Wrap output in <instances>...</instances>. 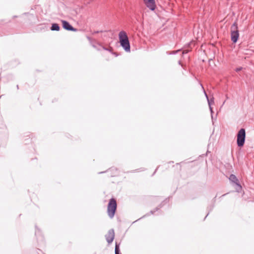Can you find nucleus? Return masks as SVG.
I'll use <instances>...</instances> for the list:
<instances>
[{"mask_svg": "<svg viewBox=\"0 0 254 254\" xmlns=\"http://www.w3.org/2000/svg\"><path fill=\"white\" fill-rule=\"evenodd\" d=\"M144 2L146 6L151 10H155L156 8L155 0H144Z\"/></svg>", "mask_w": 254, "mask_h": 254, "instance_id": "8", "label": "nucleus"}, {"mask_svg": "<svg viewBox=\"0 0 254 254\" xmlns=\"http://www.w3.org/2000/svg\"><path fill=\"white\" fill-rule=\"evenodd\" d=\"M229 180L233 184L236 185V188L237 192H240L242 190V186L239 183V181L235 175L231 174L229 178Z\"/></svg>", "mask_w": 254, "mask_h": 254, "instance_id": "5", "label": "nucleus"}, {"mask_svg": "<svg viewBox=\"0 0 254 254\" xmlns=\"http://www.w3.org/2000/svg\"><path fill=\"white\" fill-rule=\"evenodd\" d=\"M62 22L63 23V28L68 31H77V29L76 28H73L68 22L65 21V20H62Z\"/></svg>", "mask_w": 254, "mask_h": 254, "instance_id": "7", "label": "nucleus"}, {"mask_svg": "<svg viewBox=\"0 0 254 254\" xmlns=\"http://www.w3.org/2000/svg\"><path fill=\"white\" fill-rule=\"evenodd\" d=\"M115 254H121L120 253V243L118 244L117 242H116V244H115Z\"/></svg>", "mask_w": 254, "mask_h": 254, "instance_id": "12", "label": "nucleus"}, {"mask_svg": "<svg viewBox=\"0 0 254 254\" xmlns=\"http://www.w3.org/2000/svg\"><path fill=\"white\" fill-rule=\"evenodd\" d=\"M242 69V67H239L237 68L235 70H236V72H239L240 70H241Z\"/></svg>", "mask_w": 254, "mask_h": 254, "instance_id": "13", "label": "nucleus"}, {"mask_svg": "<svg viewBox=\"0 0 254 254\" xmlns=\"http://www.w3.org/2000/svg\"><path fill=\"white\" fill-rule=\"evenodd\" d=\"M204 93H205L206 98V99L207 100V102H208V105H209V109H210V112H211V118L213 119L212 114L213 113V111L212 108V107L211 106V104L212 103H214V98H212L211 99H209L207 95L206 94V92L205 91H204Z\"/></svg>", "mask_w": 254, "mask_h": 254, "instance_id": "10", "label": "nucleus"}, {"mask_svg": "<svg viewBox=\"0 0 254 254\" xmlns=\"http://www.w3.org/2000/svg\"><path fill=\"white\" fill-rule=\"evenodd\" d=\"M188 51L185 50V51H183V54H187V53H188Z\"/></svg>", "mask_w": 254, "mask_h": 254, "instance_id": "15", "label": "nucleus"}, {"mask_svg": "<svg viewBox=\"0 0 254 254\" xmlns=\"http://www.w3.org/2000/svg\"><path fill=\"white\" fill-rule=\"evenodd\" d=\"M104 173V172H100V173H99V174H101V173Z\"/></svg>", "mask_w": 254, "mask_h": 254, "instance_id": "18", "label": "nucleus"}, {"mask_svg": "<svg viewBox=\"0 0 254 254\" xmlns=\"http://www.w3.org/2000/svg\"><path fill=\"white\" fill-rule=\"evenodd\" d=\"M157 169H158V168L155 170V172H154V173H155V172L157 171Z\"/></svg>", "mask_w": 254, "mask_h": 254, "instance_id": "17", "label": "nucleus"}, {"mask_svg": "<svg viewBox=\"0 0 254 254\" xmlns=\"http://www.w3.org/2000/svg\"><path fill=\"white\" fill-rule=\"evenodd\" d=\"M105 238L108 244L112 243L115 238V232L114 229H112L109 230L108 233L105 235Z\"/></svg>", "mask_w": 254, "mask_h": 254, "instance_id": "6", "label": "nucleus"}, {"mask_svg": "<svg viewBox=\"0 0 254 254\" xmlns=\"http://www.w3.org/2000/svg\"><path fill=\"white\" fill-rule=\"evenodd\" d=\"M225 103V101L223 102V105H224Z\"/></svg>", "mask_w": 254, "mask_h": 254, "instance_id": "19", "label": "nucleus"}, {"mask_svg": "<svg viewBox=\"0 0 254 254\" xmlns=\"http://www.w3.org/2000/svg\"><path fill=\"white\" fill-rule=\"evenodd\" d=\"M117 209V202L114 198H111L108 205V215L112 218L114 215Z\"/></svg>", "mask_w": 254, "mask_h": 254, "instance_id": "4", "label": "nucleus"}, {"mask_svg": "<svg viewBox=\"0 0 254 254\" xmlns=\"http://www.w3.org/2000/svg\"><path fill=\"white\" fill-rule=\"evenodd\" d=\"M36 230H35V236L37 237L38 242H42L44 240V238L43 236L41 235V232L39 229H38L36 226Z\"/></svg>", "mask_w": 254, "mask_h": 254, "instance_id": "9", "label": "nucleus"}, {"mask_svg": "<svg viewBox=\"0 0 254 254\" xmlns=\"http://www.w3.org/2000/svg\"><path fill=\"white\" fill-rule=\"evenodd\" d=\"M99 32L98 31H95V32H94V33H99Z\"/></svg>", "mask_w": 254, "mask_h": 254, "instance_id": "16", "label": "nucleus"}, {"mask_svg": "<svg viewBox=\"0 0 254 254\" xmlns=\"http://www.w3.org/2000/svg\"><path fill=\"white\" fill-rule=\"evenodd\" d=\"M246 138V131L244 128H241L238 131L237 135V143L239 147L244 146Z\"/></svg>", "mask_w": 254, "mask_h": 254, "instance_id": "3", "label": "nucleus"}, {"mask_svg": "<svg viewBox=\"0 0 254 254\" xmlns=\"http://www.w3.org/2000/svg\"><path fill=\"white\" fill-rule=\"evenodd\" d=\"M231 39L234 43H236L239 37L238 24L236 21L234 22L231 26Z\"/></svg>", "mask_w": 254, "mask_h": 254, "instance_id": "2", "label": "nucleus"}, {"mask_svg": "<svg viewBox=\"0 0 254 254\" xmlns=\"http://www.w3.org/2000/svg\"><path fill=\"white\" fill-rule=\"evenodd\" d=\"M60 29V27L57 23H53L52 24L51 27V30L52 31H59Z\"/></svg>", "mask_w": 254, "mask_h": 254, "instance_id": "11", "label": "nucleus"}, {"mask_svg": "<svg viewBox=\"0 0 254 254\" xmlns=\"http://www.w3.org/2000/svg\"><path fill=\"white\" fill-rule=\"evenodd\" d=\"M145 217V216H143V217H142V218H139V219H137V220H136L134 221L133 222L135 223V222H136L137 221H139V220H140L141 219H142V218H144V217Z\"/></svg>", "mask_w": 254, "mask_h": 254, "instance_id": "14", "label": "nucleus"}, {"mask_svg": "<svg viewBox=\"0 0 254 254\" xmlns=\"http://www.w3.org/2000/svg\"><path fill=\"white\" fill-rule=\"evenodd\" d=\"M119 38L121 46L123 48L125 51L127 52H130V44L126 32L124 31H121L120 32L119 34Z\"/></svg>", "mask_w": 254, "mask_h": 254, "instance_id": "1", "label": "nucleus"}]
</instances>
